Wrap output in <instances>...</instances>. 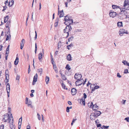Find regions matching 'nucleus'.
I'll return each instance as SVG.
<instances>
[{
	"mask_svg": "<svg viewBox=\"0 0 129 129\" xmlns=\"http://www.w3.org/2000/svg\"><path fill=\"white\" fill-rule=\"evenodd\" d=\"M22 117H20V119H19V123H20H20H21V122H22Z\"/></svg>",
	"mask_w": 129,
	"mask_h": 129,
	"instance_id": "nucleus-60",
	"label": "nucleus"
},
{
	"mask_svg": "<svg viewBox=\"0 0 129 129\" xmlns=\"http://www.w3.org/2000/svg\"><path fill=\"white\" fill-rule=\"evenodd\" d=\"M68 22H69L68 25H70V24H71L73 23V20L72 19H70L69 20V21Z\"/></svg>",
	"mask_w": 129,
	"mask_h": 129,
	"instance_id": "nucleus-30",
	"label": "nucleus"
},
{
	"mask_svg": "<svg viewBox=\"0 0 129 129\" xmlns=\"http://www.w3.org/2000/svg\"><path fill=\"white\" fill-rule=\"evenodd\" d=\"M37 115L38 116V119L39 120H41V117L40 115L39 114V113H37Z\"/></svg>",
	"mask_w": 129,
	"mask_h": 129,
	"instance_id": "nucleus-43",
	"label": "nucleus"
},
{
	"mask_svg": "<svg viewBox=\"0 0 129 129\" xmlns=\"http://www.w3.org/2000/svg\"><path fill=\"white\" fill-rule=\"evenodd\" d=\"M4 125L3 124H2L0 126V129H4Z\"/></svg>",
	"mask_w": 129,
	"mask_h": 129,
	"instance_id": "nucleus-49",
	"label": "nucleus"
},
{
	"mask_svg": "<svg viewBox=\"0 0 129 129\" xmlns=\"http://www.w3.org/2000/svg\"><path fill=\"white\" fill-rule=\"evenodd\" d=\"M29 100H28V98H27V97H26V99H25V104H28V101Z\"/></svg>",
	"mask_w": 129,
	"mask_h": 129,
	"instance_id": "nucleus-48",
	"label": "nucleus"
},
{
	"mask_svg": "<svg viewBox=\"0 0 129 129\" xmlns=\"http://www.w3.org/2000/svg\"><path fill=\"white\" fill-rule=\"evenodd\" d=\"M21 123H19V121L18 122V129H20L21 127Z\"/></svg>",
	"mask_w": 129,
	"mask_h": 129,
	"instance_id": "nucleus-47",
	"label": "nucleus"
},
{
	"mask_svg": "<svg viewBox=\"0 0 129 129\" xmlns=\"http://www.w3.org/2000/svg\"><path fill=\"white\" fill-rule=\"evenodd\" d=\"M10 85L9 84V83H7L6 86V90L7 91H10Z\"/></svg>",
	"mask_w": 129,
	"mask_h": 129,
	"instance_id": "nucleus-17",
	"label": "nucleus"
},
{
	"mask_svg": "<svg viewBox=\"0 0 129 129\" xmlns=\"http://www.w3.org/2000/svg\"><path fill=\"white\" fill-rule=\"evenodd\" d=\"M4 117L3 118V119L5 120V119L6 118H7L9 116V114H6L4 115Z\"/></svg>",
	"mask_w": 129,
	"mask_h": 129,
	"instance_id": "nucleus-24",
	"label": "nucleus"
},
{
	"mask_svg": "<svg viewBox=\"0 0 129 129\" xmlns=\"http://www.w3.org/2000/svg\"><path fill=\"white\" fill-rule=\"evenodd\" d=\"M38 78V75L36 73L34 77L33 80L37 81Z\"/></svg>",
	"mask_w": 129,
	"mask_h": 129,
	"instance_id": "nucleus-21",
	"label": "nucleus"
},
{
	"mask_svg": "<svg viewBox=\"0 0 129 129\" xmlns=\"http://www.w3.org/2000/svg\"><path fill=\"white\" fill-rule=\"evenodd\" d=\"M7 34H8V35H9L10 38V37H11V35L10 34V31H8L7 32Z\"/></svg>",
	"mask_w": 129,
	"mask_h": 129,
	"instance_id": "nucleus-63",
	"label": "nucleus"
},
{
	"mask_svg": "<svg viewBox=\"0 0 129 129\" xmlns=\"http://www.w3.org/2000/svg\"><path fill=\"white\" fill-rule=\"evenodd\" d=\"M7 120H9V122H10L11 120V118L10 117V116H9L8 118H7Z\"/></svg>",
	"mask_w": 129,
	"mask_h": 129,
	"instance_id": "nucleus-54",
	"label": "nucleus"
},
{
	"mask_svg": "<svg viewBox=\"0 0 129 129\" xmlns=\"http://www.w3.org/2000/svg\"><path fill=\"white\" fill-rule=\"evenodd\" d=\"M12 121L11 123H10V127L11 129H13L15 128V126L14 125H13V119H12Z\"/></svg>",
	"mask_w": 129,
	"mask_h": 129,
	"instance_id": "nucleus-8",
	"label": "nucleus"
},
{
	"mask_svg": "<svg viewBox=\"0 0 129 129\" xmlns=\"http://www.w3.org/2000/svg\"><path fill=\"white\" fill-rule=\"evenodd\" d=\"M125 8L124 7V8H120L119 9V10L120 11V12L119 13V14L120 15H122L124 14L126 16V14L127 13V12L126 11Z\"/></svg>",
	"mask_w": 129,
	"mask_h": 129,
	"instance_id": "nucleus-1",
	"label": "nucleus"
},
{
	"mask_svg": "<svg viewBox=\"0 0 129 129\" xmlns=\"http://www.w3.org/2000/svg\"><path fill=\"white\" fill-rule=\"evenodd\" d=\"M8 15H6L5 17V19L4 21V23H6L7 22L8 19Z\"/></svg>",
	"mask_w": 129,
	"mask_h": 129,
	"instance_id": "nucleus-23",
	"label": "nucleus"
},
{
	"mask_svg": "<svg viewBox=\"0 0 129 129\" xmlns=\"http://www.w3.org/2000/svg\"><path fill=\"white\" fill-rule=\"evenodd\" d=\"M109 126H105L104 125H103V129H108V128Z\"/></svg>",
	"mask_w": 129,
	"mask_h": 129,
	"instance_id": "nucleus-45",
	"label": "nucleus"
},
{
	"mask_svg": "<svg viewBox=\"0 0 129 129\" xmlns=\"http://www.w3.org/2000/svg\"><path fill=\"white\" fill-rule=\"evenodd\" d=\"M128 73V70L127 69L125 70L124 71V73Z\"/></svg>",
	"mask_w": 129,
	"mask_h": 129,
	"instance_id": "nucleus-58",
	"label": "nucleus"
},
{
	"mask_svg": "<svg viewBox=\"0 0 129 129\" xmlns=\"http://www.w3.org/2000/svg\"><path fill=\"white\" fill-rule=\"evenodd\" d=\"M74 39V37L72 36L70 38H69L68 39V41L69 42H70L71 41H72L73 39Z\"/></svg>",
	"mask_w": 129,
	"mask_h": 129,
	"instance_id": "nucleus-37",
	"label": "nucleus"
},
{
	"mask_svg": "<svg viewBox=\"0 0 129 129\" xmlns=\"http://www.w3.org/2000/svg\"><path fill=\"white\" fill-rule=\"evenodd\" d=\"M126 101V100H122V102H121L122 103V104L123 105H124L125 104Z\"/></svg>",
	"mask_w": 129,
	"mask_h": 129,
	"instance_id": "nucleus-50",
	"label": "nucleus"
},
{
	"mask_svg": "<svg viewBox=\"0 0 129 129\" xmlns=\"http://www.w3.org/2000/svg\"><path fill=\"white\" fill-rule=\"evenodd\" d=\"M9 73V72H8V70H6L5 71V75H7V76H8V77H9V75L8 74Z\"/></svg>",
	"mask_w": 129,
	"mask_h": 129,
	"instance_id": "nucleus-41",
	"label": "nucleus"
},
{
	"mask_svg": "<svg viewBox=\"0 0 129 129\" xmlns=\"http://www.w3.org/2000/svg\"><path fill=\"white\" fill-rule=\"evenodd\" d=\"M95 112L98 116L100 115L101 113V112L100 111H95Z\"/></svg>",
	"mask_w": 129,
	"mask_h": 129,
	"instance_id": "nucleus-32",
	"label": "nucleus"
},
{
	"mask_svg": "<svg viewBox=\"0 0 129 129\" xmlns=\"http://www.w3.org/2000/svg\"><path fill=\"white\" fill-rule=\"evenodd\" d=\"M87 95L85 93H83V97H82L80 100V101L82 102V104L84 105L85 103V99L86 98Z\"/></svg>",
	"mask_w": 129,
	"mask_h": 129,
	"instance_id": "nucleus-4",
	"label": "nucleus"
},
{
	"mask_svg": "<svg viewBox=\"0 0 129 129\" xmlns=\"http://www.w3.org/2000/svg\"><path fill=\"white\" fill-rule=\"evenodd\" d=\"M65 68L69 71L71 69V68H70V66L68 64L66 65Z\"/></svg>",
	"mask_w": 129,
	"mask_h": 129,
	"instance_id": "nucleus-31",
	"label": "nucleus"
},
{
	"mask_svg": "<svg viewBox=\"0 0 129 129\" xmlns=\"http://www.w3.org/2000/svg\"><path fill=\"white\" fill-rule=\"evenodd\" d=\"M59 13L60 14V15H59V17H62L64 15V12H63V10H61V11H60V13H59V11H58V15Z\"/></svg>",
	"mask_w": 129,
	"mask_h": 129,
	"instance_id": "nucleus-12",
	"label": "nucleus"
},
{
	"mask_svg": "<svg viewBox=\"0 0 129 129\" xmlns=\"http://www.w3.org/2000/svg\"><path fill=\"white\" fill-rule=\"evenodd\" d=\"M71 93L73 95H75L76 93V90L74 88H73L71 90Z\"/></svg>",
	"mask_w": 129,
	"mask_h": 129,
	"instance_id": "nucleus-10",
	"label": "nucleus"
},
{
	"mask_svg": "<svg viewBox=\"0 0 129 129\" xmlns=\"http://www.w3.org/2000/svg\"><path fill=\"white\" fill-rule=\"evenodd\" d=\"M82 80L83 81H84V80L82 79H78L75 82L76 85L77 86H79L81 85L82 84Z\"/></svg>",
	"mask_w": 129,
	"mask_h": 129,
	"instance_id": "nucleus-2",
	"label": "nucleus"
},
{
	"mask_svg": "<svg viewBox=\"0 0 129 129\" xmlns=\"http://www.w3.org/2000/svg\"><path fill=\"white\" fill-rule=\"evenodd\" d=\"M117 76L119 78H121V76L120 75L119 73H117Z\"/></svg>",
	"mask_w": 129,
	"mask_h": 129,
	"instance_id": "nucleus-52",
	"label": "nucleus"
},
{
	"mask_svg": "<svg viewBox=\"0 0 129 129\" xmlns=\"http://www.w3.org/2000/svg\"><path fill=\"white\" fill-rule=\"evenodd\" d=\"M92 115H93V116L95 118H96L98 117V115H96V113L95 112V113H92Z\"/></svg>",
	"mask_w": 129,
	"mask_h": 129,
	"instance_id": "nucleus-35",
	"label": "nucleus"
},
{
	"mask_svg": "<svg viewBox=\"0 0 129 129\" xmlns=\"http://www.w3.org/2000/svg\"><path fill=\"white\" fill-rule=\"evenodd\" d=\"M124 120H126L127 122H129V117H128L125 118L124 119Z\"/></svg>",
	"mask_w": 129,
	"mask_h": 129,
	"instance_id": "nucleus-46",
	"label": "nucleus"
},
{
	"mask_svg": "<svg viewBox=\"0 0 129 129\" xmlns=\"http://www.w3.org/2000/svg\"><path fill=\"white\" fill-rule=\"evenodd\" d=\"M38 71L39 72H42V68H40L38 70Z\"/></svg>",
	"mask_w": 129,
	"mask_h": 129,
	"instance_id": "nucleus-61",
	"label": "nucleus"
},
{
	"mask_svg": "<svg viewBox=\"0 0 129 129\" xmlns=\"http://www.w3.org/2000/svg\"><path fill=\"white\" fill-rule=\"evenodd\" d=\"M20 78V76L19 75H17L16 77V80H17L18 81H19V79Z\"/></svg>",
	"mask_w": 129,
	"mask_h": 129,
	"instance_id": "nucleus-44",
	"label": "nucleus"
},
{
	"mask_svg": "<svg viewBox=\"0 0 129 129\" xmlns=\"http://www.w3.org/2000/svg\"><path fill=\"white\" fill-rule=\"evenodd\" d=\"M14 1H13V0H12L11 1V2H9L8 6L10 7H11L13 5V4H14Z\"/></svg>",
	"mask_w": 129,
	"mask_h": 129,
	"instance_id": "nucleus-16",
	"label": "nucleus"
},
{
	"mask_svg": "<svg viewBox=\"0 0 129 129\" xmlns=\"http://www.w3.org/2000/svg\"><path fill=\"white\" fill-rule=\"evenodd\" d=\"M82 77V75L78 73H76L74 76V78L76 79H81Z\"/></svg>",
	"mask_w": 129,
	"mask_h": 129,
	"instance_id": "nucleus-7",
	"label": "nucleus"
},
{
	"mask_svg": "<svg viewBox=\"0 0 129 129\" xmlns=\"http://www.w3.org/2000/svg\"><path fill=\"white\" fill-rule=\"evenodd\" d=\"M61 75L62 76L61 78L63 80H65L67 79V78L64 75H62L61 74Z\"/></svg>",
	"mask_w": 129,
	"mask_h": 129,
	"instance_id": "nucleus-33",
	"label": "nucleus"
},
{
	"mask_svg": "<svg viewBox=\"0 0 129 129\" xmlns=\"http://www.w3.org/2000/svg\"><path fill=\"white\" fill-rule=\"evenodd\" d=\"M51 63L53 65V68L55 72H56V67L55 64V63L54 62L53 58V57H51Z\"/></svg>",
	"mask_w": 129,
	"mask_h": 129,
	"instance_id": "nucleus-3",
	"label": "nucleus"
},
{
	"mask_svg": "<svg viewBox=\"0 0 129 129\" xmlns=\"http://www.w3.org/2000/svg\"><path fill=\"white\" fill-rule=\"evenodd\" d=\"M67 59L69 61H71V57L70 54H69L67 57Z\"/></svg>",
	"mask_w": 129,
	"mask_h": 129,
	"instance_id": "nucleus-22",
	"label": "nucleus"
},
{
	"mask_svg": "<svg viewBox=\"0 0 129 129\" xmlns=\"http://www.w3.org/2000/svg\"><path fill=\"white\" fill-rule=\"evenodd\" d=\"M38 56V58L39 61L40 62H42V61L41 59L42 58V53L41 52H40Z\"/></svg>",
	"mask_w": 129,
	"mask_h": 129,
	"instance_id": "nucleus-15",
	"label": "nucleus"
},
{
	"mask_svg": "<svg viewBox=\"0 0 129 129\" xmlns=\"http://www.w3.org/2000/svg\"><path fill=\"white\" fill-rule=\"evenodd\" d=\"M73 43H72L70 44L69 45H68L67 46V49L69 50L70 49L69 47H73Z\"/></svg>",
	"mask_w": 129,
	"mask_h": 129,
	"instance_id": "nucleus-29",
	"label": "nucleus"
},
{
	"mask_svg": "<svg viewBox=\"0 0 129 129\" xmlns=\"http://www.w3.org/2000/svg\"><path fill=\"white\" fill-rule=\"evenodd\" d=\"M3 8H4V9L2 10V11H4L5 10H6V9L7 8V7L6 6H4L3 7Z\"/></svg>",
	"mask_w": 129,
	"mask_h": 129,
	"instance_id": "nucleus-51",
	"label": "nucleus"
},
{
	"mask_svg": "<svg viewBox=\"0 0 129 129\" xmlns=\"http://www.w3.org/2000/svg\"><path fill=\"white\" fill-rule=\"evenodd\" d=\"M119 33L120 35L121 36V34H123L124 33L128 34V31L126 30L122 29H120Z\"/></svg>",
	"mask_w": 129,
	"mask_h": 129,
	"instance_id": "nucleus-5",
	"label": "nucleus"
},
{
	"mask_svg": "<svg viewBox=\"0 0 129 129\" xmlns=\"http://www.w3.org/2000/svg\"><path fill=\"white\" fill-rule=\"evenodd\" d=\"M69 30H68V31L66 32V33L67 34V35L66 38L68 37L69 36Z\"/></svg>",
	"mask_w": 129,
	"mask_h": 129,
	"instance_id": "nucleus-57",
	"label": "nucleus"
},
{
	"mask_svg": "<svg viewBox=\"0 0 129 129\" xmlns=\"http://www.w3.org/2000/svg\"><path fill=\"white\" fill-rule=\"evenodd\" d=\"M90 118L91 120L94 119L95 118L94 116H93L92 113L91 114L90 116Z\"/></svg>",
	"mask_w": 129,
	"mask_h": 129,
	"instance_id": "nucleus-40",
	"label": "nucleus"
},
{
	"mask_svg": "<svg viewBox=\"0 0 129 129\" xmlns=\"http://www.w3.org/2000/svg\"><path fill=\"white\" fill-rule=\"evenodd\" d=\"M124 7L125 8V10H129V1H127L126 3L125 2V3L123 5Z\"/></svg>",
	"mask_w": 129,
	"mask_h": 129,
	"instance_id": "nucleus-6",
	"label": "nucleus"
},
{
	"mask_svg": "<svg viewBox=\"0 0 129 129\" xmlns=\"http://www.w3.org/2000/svg\"><path fill=\"white\" fill-rule=\"evenodd\" d=\"M122 62L125 65H127L128 66H129V63H128V62H127L126 61L124 60L122 61Z\"/></svg>",
	"mask_w": 129,
	"mask_h": 129,
	"instance_id": "nucleus-26",
	"label": "nucleus"
},
{
	"mask_svg": "<svg viewBox=\"0 0 129 129\" xmlns=\"http://www.w3.org/2000/svg\"><path fill=\"white\" fill-rule=\"evenodd\" d=\"M67 25V26L69 27V28H67V29L69 30V31H71L72 29V28L71 26L70 25H68V24Z\"/></svg>",
	"mask_w": 129,
	"mask_h": 129,
	"instance_id": "nucleus-34",
	"label": "nucleus"
},
{
	"mask_svg": "<svg viewBox=\"0 0 129 129\" xmlns=\"http://www.w3.org/2000/svg\"><path fill=\"white\" fill-rule=\"evenodd\" d=\"M18 60V57H16L15 60L14 61V64L15 65H16L18 64L19 62Z\"/></svg>",
	"mask_w": 129,
	"mask_h": 129,
	"instance_id": "nucleus-18",
	"label": "nucleus"
},
{
	"mask_svg": "<svg viewBox=\"0 0 129 129\" xmlns=\"http://www.w3.org/2000/svg\"><path fill=\"white\" fill-rule=\"evenodd\" d=\"M49 77L46 76L45 78V81L46 82V84H47L49 81Z\"/></svg>",
	"mask_w": 129,
	"mask_h": 129,
	"instance_id": "nucleus-25",
	"label": "nucleus"
},
{
	"mask_svg": "<svg viewBox=\"0 0 129 129\" xmlns=\"http://www.w3.org/2000/svg\"><path fill=\"white\" fill-rule=\"evenodd\" d=\"M98 107H99L96 104H95L94 105H93V106L92 109L93 110H94L95 111L96 109V108L95 109L94 108H96Z\"/></svg>",
	"mask_w": 129,
	"mask_h": 129,
	"instance_id": "nucleus-27",
	"label": "nucleus"
},
{
	"mask_svg": "<svg viewBox=\"0 0 129 129\" xmlns=\"http://www.w3.org/2000/svg\"><path fill=\"white\" fill-rule=\"evenodd\" d=\"M25 42V41L24 39L22 40L21 41V42L20 43V45H23V46H24V43Z\"/></svg>",
	"mask_w": 129,
	"mask_h": 129,
	"instance_id": "nucleus-38",
	"label": "nucleus"
},
{
	"mask_svg": "<svg viewBox=\"0 0 129 129\" xmlns=\"http://www.w3.org/2000/svg\"><path fill=\"white\" fill-rule=\"evenodd\" d=\"M67 16H65V18H64V20L66 21L64 22V23L66 25H67L68 24H66V23L67 22L69 21V19H70V17H68V18H66V17Z\"/></svg>",
	"mask_w": 129,
	"mask_h": 129,
	"instance_id": "nucleus-14",
	"label": "nucleus"
},
{
	"mask_svg": "<svg viewBox=\"0 0 129 129\" xmlns=\"http://www.w3.org/2000/svg\"><path fill=\"white\" fill-rule=\"evenodd\" d=\"M88 105L89 107L93 108V103L92 102L89 103L88 104Z\"/></svg>",
	"mask_w": 129,
	"mask_h": 129,
	"instance_id": "nucleus-28",
	"label": "nucleus"
},
{
	"mask_svg": "<svg viewBox=\"0 0 129 129\" xmlns=\"http://www.w3.org/2000/svg\"><path fill=\"white\" fill-rule=\"evenodd\" d=\"M11 64L10 62L8 63V67L9 68H10L11 67Z\"/></svg>",
	"mask_w": 129,
	"mask_h": 129,
	"instance_id": "nucleus-55",
	"label": "nucleus"
},
{
	"mask_svg": "<svg viewBox=\"0 0 129 129\" xmlns=\"http://www.w3.org/2000/svg\"><path fill=\"white\" fill-rule=\"evenodd\" d=\"M9 50H6V54L7 55L8 54H9Z\"/></svg>",
	"mask_w": 129,
	"mask_h": 129,
	"instance_id": "nucleus-64",
	"label": "nucleus"
},
{
	"mask_svg": "<svg viewBox=\"0 0 129 129\" xmlns=\"http://www.w3.org/2000/svg\"><path fill=\"white\" fill-rule=\"evenodd\" d=\"M117 15V13L115 12H113L109 13V15L110 17L113 18Z\"/></svg>",
	"mask_w": 129,
	"mask_h": 129,
	"instance_id": "nucleus-9",
	"label": "nucleus"
},
{
	"mask_svg": "<svg viewBox=\"0 0 129 129\" xmlns=\"http://www.w3.org/2000/svg\"><path fill=\"white\" fill-rule=\"evenodd\" d=\"M112 7L113 9H119H119L120 8V7L119 6L115 5H112Z\"/></svg>",
	"mask_w": 129,
	"mask_h": 129,
	"instance_id": "nucleus-19",
	"label": "nucleus"
},
{
	"mask_svg": "<svg viewBox=\"0 0 129 129\" xmlns=\"http://www.w3.org/2000/svg\"><path fill=\"white\" fill-rule=\"evenodd\" d=\"M61 42L60 41L58 43V49H59L61 47Z\"/></svg>",
	"mask_w": 129,
	"mask_h": 129,
	"instance_id": "nucleus-36",
	"label": "nucleus"
},
{
	"mask_svg": "<svg viewBox=\"0 0 129 129\" xmlns=\"http://www.w3.org/2000/svg\"><path fill=\"white\" fill-rule=\"evenodd\" d=\"M10 92V91H7V96L8 97H9Z\"/></svg>",
	"mask_w": 129,
	"mask_h": 129,
	"instance_id": "nucleus-62",
	"label": "nucleus"
},
{
	"mask_svg": "<svg viewBox=\"0 0 129 129\" xmlns=\"http://www.w3.org/2000/svg\"><path fill=\"white\" fill-rule=\"evenodd\" d=\"M9 39V36L8 35H7L6 36V41H8Z\"/></svg>",
	"mask_w": 129,
	"mask_h": 129,
	"instance_id": "nucleus-56",
	"label": "nucleus"
},
{
	"mask_svg": "<svg viewBox=\"0 0 129 129\" xmlns=\"http://www.w3.org/2000/svg\"><path fill=\"white\" fill-rule=\"evenodd\" d=\"M100 87L99 86H95L94 87H92L91 89V92L92 93L93 91H95V90L96 89L99 88Z\"/></svg>",
	"mask_w": 129,
	"mask_h": 129,
	"instance_id": "nucleus-11",
	"label": "nucleus"
},
{
	"mask_svg": "<svg viewBox=\"0 0 129 129\" xmlns=\"http://www.w3.org/2000/svg\"><path fill=\"white\" fill-rule=\"evenodd\" d=\"M37 50V44L36 43H35V53H36V52Z\"/></svg>",
	"mask_w": 129,
	"mask_h": 129,
	"instance_id": "nucleus-42",
	"label": "nucleus"
},
{
	"mask_svg": "<svg viewBox=\"0 0 129 129\" xmlns=\"http://www.w3.org/2000/svg\"><path fill=\"white\" fill-rule=\"evenodd\" d=\"M60 82L61 84V86L64 89H67L68 88H66V86L63 83V81L62 80H61L60 81Z\"/></svg>",
	"mask_w": 129,
	"mask_h": 129,
	"instance_id": "nucleus-13",
	"label": "nucleus"
},
{
	"mask_svg": "<svg viewBox=\"0 0 129 129\" xmlns=\"http://www.w3.org/2000/svg\"><path fill=\"white\" fill-rule=\"evenodd\" d=\"M69 107H67L66 108V111L67 112H69Z\"/></svg>",
	"mask_w": 129,
	"mask_h": 129,
	"instance_id": "nucleus-53",
	"label": "nucleus"
},
{
	"mask_svg": "<svg viewBox=\"0 0 129 129\" xmlns=\"http://www.w3.org/2000/svg\"><path fill=\"white\" fill-rule=\"evenodd\" d=\"M69 28V27H68V26H66V27L65 28V29L63 30V32L64 33H66V32L68 31V30H69L67 29V28Z\"/></svg>",
	"mask_w": 129,
	"mask_h": 129,
	"instance_id": "nucleus-39",
	"label": "nucleus"
},
{
	"mask_svg": "<svg viewBox=\"0 0 129 129\" xmlns=\"http://www.w3.org/2000/svg\"><path fill=\"white\" fill-rule=\"evenodd\" d=\"M101 126V124L99 123V124H97V127H100Z\"/></svg>",
	"mask_w": 129,
	"mask_h": 129,
	"instance_id": "nucleus-59",
	"label": "nucleus"
},
{
	"mask_svg": "<svg viewBox=\"0 0 129 129\" xmlns=\"http://www.w3.org/2000/svg\"><path fill=\"white\" fill-rule=\"evenodd\" d=\"M117 26L119 27H120L122 26V22H118L117 23Z\"/></svg>",
	"mask_w": 129,
	"mask_h": 129,
	"instance_id": "nucleus-20",
	"label": "nucleus"
}]
</instances>
